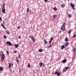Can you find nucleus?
Wrapping results in <instances>:
<instances>
[{"label":"nucleus","instance_id":"obj_3","mask_svg":"<svg viewBox=\"0 0 76 76\" xmlns=\"http://www.w3.org/2000/svg\"><path fill=\"white\" fill-rule=\"evenodd\" d=\"M6 44H7V45H8L9 46H12V43H11V42L9 41H7Z\"/></svg>","mask_w":76,"mask_h":76},{"label":"nucleus","instance_id":"obj_15","mask_svg":"<svg viewBox=\"0 0 76 76\" xmlns=\"http://www.w3.org/2000/svg\"><path fill=\"white\" fill-rule=\"evenodd\" d=\"M14 46L15 47V48H17L18 47V45H15Z\"/></svg>","mask_w":76,"mask_h":76},{"label":"nucleus","instance_id":"obj_11","mask_svg":"<svg viewBox=\"0 0 76 76\" xmlns=\"http://www.w3.org/2000/svg\"><path fill=\"white\" fill-rule=\"evenodd\" d=\"M0 53H1V54H2V55L1 56L3 57H5V56H4V55L3 53V52H0Z\"/></svg>","mask_w":76,"mask_h":76},{"label":"nucleus","instance_id":"obj_4","mask_svg":"<svg viewBox=\"0 0 76 76\" xmlns=\"http://www.w3.org/2000/svg\"><path fill=\"white\" fill-rule=\"evenodd\" d=\"M70 6L72 8V9L73 10H75V5L74 4H72V3L70 4Z\"/></svg>","mask_w":76,"mask_h":76},{"label":"nucleus","instance_id":"obj_16","mask_svg":"<svg viewBox=\"0 0 76 76\" xmlns=\"http://www.w3.org/2000/svg\"><path fill=\"white\" fill-rule=\"evenodd\" d=\"M16 60L17 61V63H19V60L18 59V57H16Z\"/></svg>","mask_w":76,"mask_h":76},{"label":"nucleus","instance_id":"obj_20","mask_svg":"<svg viewBox=\"0 0 76 76\" xmlns=\"http://www.w3.org/2000/svg\"><path fill=\"white\" fill-rule=\"evenodd\" d=\"M68 39H67V37H66L65 39V41L66 42H67L68 41Z\"/></svg>","mask_w":76,"mask_h":76},{"label":"nucleus","instance_id":"obj_22","mask_svg":"<svg viewBox=\"0 0 76 76\" xmlns=\"http://www.w3.org/2000/svg\"><path fill=\"white\" fill-rule=\"evenodd\" d=\"M6 32L7 34H10V32H9V31H6Z\"/></svg>","mask_w":76,"mask_h":76},{"label":"nucleus","instance_id":"obj_28","mask_svg":"<svg viewBox=\"0 0 76 76\" xmlns=\"http://www.w3.org/2000/svg\"><path fill=\"white\" fill-rule=\"evenodd\" d=\"M53 10H57V8H56V7H54L53 8Z\"/></svg>","mask_w":76,"mask_h":76},{"label":"nucleus","instance_id":"obj_8","mask_svg":"<svg viewBox=\"0 0 76 76\" xmlns=\"http://www.w3.org/2000/svg\"><path fill=\"white\" fill-rule=\"evenodd\" d=\"M39 65L40 67H42V66L43 67H44V64H43V63H41L40 62L39 63Z\"/></svg>","mask_w":76,"mask_h":76},{"label":"nucleus","instance_id":"obj_39","mask_svg":"<svg viewBox=\"0 0 76 76\" xmlns=\"http://www.w3.org/2000/svg\"><path fill=\"white\" fill-rule=\"evenodd\" d=\"M19 58H20V55H19Z\"/></svg>","mask_w":76,"mask_h":76},{"label":"nucleus","instance_id":"obj_41","mask_svg":"<svg viewBox=\"0 0 76 76\" xmlns=\"http://www.w3.org/2000/svg\"><path fill=\"white\" fill-rule=\"evenodd\" d=\"M14 53H17V52L16 51H14Z\"/></svg>","mask_w":76,"mask_h":76},{"label":"nucleus","instance_id":"obj_30","mask_svg":"<svg viewBox=\"0 0 76 76\" xmlns=\"http://www.w3.org/2000/svg\"><path fill=\"white\" fill-rule=\"evenodd\" d=\"M11 66V64L10 63L9 64V68H10Z\"/></svg>","mask_w":76,"mask_h":76},{"label":"nucleus","instance_id":"obj_1","mask_svg":"<svg viewBox=\"0 0 76 76\" xmlns=\"http://www.w3.org/2000/svg\"><path fill=\"white\" fill-rule=\"evenodd\" d=\"M65 23H64L63 25V26H61V29L62 31H65L66 30V28H65Z\"/></svg>","mask_w":76,"mask_h":76},{"label":"nucleus","instance_id":"obj_17","mask_svg":"<svg viewBox=\"0 0 76 76\" xmlns=\"http://www.w3.org/2000/svg\"><path fill=\"white\" fill-rule=\"evenodd\" d=\"M43 51L42 49H40L39 50V52H40V53L42 52Z\"/></svg>","mask_w":76,"mask_h":76},{"label":"nucleus","instance_id":"obj_29","mask_svg":"<svg viewBox=\"0 0 76 76\" xmlns=\"http://www.w3.org/2000/svg\"><path fill=\"white\" fill-rule=\"evenodd\" d=\"M27 12H29V9L28 8L27 9Z\"/></svg>","mask_w":76,"mask_h":76},{"label":"nucleus","instance_id":"obj_13","mask_svg":"<svg viewBox=\"0 0 76 76\" xmlns=\"http://www.w3.org/2000/svg\"><path fill=\"white\" fill-rule=\"evenodd\" d=\"M66 47H64V45H62L61 46V49H64V48H65Z\"/></svg>","mask_w":76,"mask_h":76},{"label":"nucleus","instance_id":"obj_6","mask_svg":"<svg viewBox=\"0 0 76 76\" xmlns=\"http://www.w3.org/2000/svg\"><path fill=\"white\" fill-rule=\"evenodd\" d=\"M29 37H31V39H32L33 42H35V40H34V36H29Z\"/></svg>","mask_w":76,"mask_h":76},{"label":"nucleus","instance_id":"obj_21","mask_svg":"<svg viewBox=\"0 0 76 76\" xmlns=\"http://www.w3.org/2000/svg\"><path fill=\"white\" fill-rule=\"evenodd\" d=\"M68 15L69 18H72V15H71V14H69Z\"/></svg>","mask_w":76,"mask_h":76},{"label":"nucleus","instance_id":"obj_44","mask_svg":"<svg viewBox=\"0 0 76 76\" xmlns=\"http://www.w3.org/2000/svg\"><path fill=\"white\" fill-rule=\"evenodd\" d=\"M61 31H60L59 32V33H61Z\"/></svg>","mask_w":76,"mask_h":76},{"label":"nucleus","instance_id":"obj_35","mask_svg":"<svg viewBox=\"0 0 76 76\" xmlns=\"http://www.w3.org/2000/svg\"><path fill=\"white\" fill-rule=\"evenodd\" d=\"M47 42L46 40H45V44H47Z\"/></svg>","mask_w":76,"mask_h":76},{"label":"nucleus","instance_id":"obj_47","mask_svg":"<svg viewBox=\"0 0 76 76\" xmlns=\"http://www.w3.org/2000/svg\"><path fill=\"white\" fill-rule=\"evenodd\" d=\"M68 0V1H69V0Z\"/></svg>","mask_w":76,"mask_h":76},{"label":"nucleus","instance_id":"obj_38","mask_svg":"<svg viewBox=\"0 0 76 76\" xmlns=\"http://www.w3.org/2000/svg\"><path fill=\"white\" fill-rule=\"evenodd\" d=\"M18 29H20V26H18Z\"/></svg>","mask_w":76,"mask_h":76},{"label":"nucleus","instance_id":"obj_32","mask_svg":"<svg viewBox=\"0 0 76 76\" xmlns=\"http://www.w3.org/2000/svg\"><path fill=\"white\" fill-rule=\"evenodd\" d=\"M53 37H51L50 40L51 41H53Z\"/></svg>","mask_w":76,"mask_h":76},{"label":"nucleus","instance_id":"obj_43","mask_svg":"<svg viewBox=\"0 0 76 76\" xmlns=\"http://www.w3.org/2000/svg\"><path fill=\"white\" fill-rule=\"evenodd\" d=\"M18 38H21V36H19Z\"/></svg>","mask_w":76,"mask_h":76},{"label":"nucleus","instance_id":"obj_24","mask_svg":"<svg viewBox=\"0 0 76 76\" xmlns=\"http://www.w3.org/2000/svg\"><path fill=\"white\" fill-rule=\"evenodd\" d=\"M1 59L2 60H4V57H2L1 58Z\"/></svg>","mask_w":76,"mask_h":76},{"label":"nucleus","instance_id":"obj_26","mask_svg":"<svg viewBox=\"0 0 76 76\" xmlns=\"http://www.w3.org/2000/svg\"><path fill=\"white\" fill-rule=\"evenodd\" d=\"M56 18V15H55L53 16V19H55Z\"/></svg>","mask_w":76,"mask_h":76},{"label":"nucleus","instance_id":"obj_23","mask_svg":"<svg viewBox=\"0 0 76 76\" xmlns=\"http://www.w3.org/2000/svg\"><path fill=\"white\" fill-rule=\"evenodd\" d=\"M5 4L4 3L3 5V7L2 8H5Z\"/></svg>","mask_w":76,"mask_h":76},{"label":"nucleus","instance_id":"obj_45","mask_svg":"<svg viewBox=\"0 0 76 76\" xmlns=\"http://www.w3.org/2000/svg\"><path fill=\"white\" fill-rule=\"evenodd\" d=\"M20 69H19V72H20Z\"/></svg>","mask_w":76,"mask_h":76},{"label":"nucleus","instance_id":"obj_10","mask_svg":"<svg viewBox=\"0 0 76 76\" xmlns=\"http://www.w3.org/2000/svg\"><path fill=\"white\" fill-rule=\"evenodd\" d=\"M65 4H63L61 5V7H62V8H64L65 7Z\"/></svg>","mask_w":76,"mask_h":76},{"label":"nucleus","instance_id":"obj_42","mask_svg":"<svg viewBox=\"0 0 76 76\" xmlns=\"http://www.w3.org/2000/svg\"><path fill=\"white\" fill-rule=\"evenodd\" d=\"M51 41L50 40L49 42V43H50V44H51Z\"/></svg>","mask_w":76,"mask_h":76},{"label":"nucleus","instance_id":"obj_40","mask_svg":"<svg viewBox=\"0 0 76 76\" xmlns=\"http://www.w3.org/2000/svg\"><path fill=\"white\" fill-rule=\"evenodd\" d=\"M45 2H47L48 1V0H44Z\"/></svg>","mask_w":76,"mask_h":76},{"label":"nucleus","instance_id":"obj_27","mask_svg":"<svg viewBox=\"0 0 76 76\" xmlns=\"http://www.w3.org/2000/svg\"><path fill=\"white\" fill-rule=\"evenodd\" d=\"M76 37V35L75 34H74L73 36L72 37V38H74L75 37Z\"/></svg>","mask_w":76,"mask_h":76},{"label":"nucleus","instance_id":"obj_48","mask_svg":"<svg viewBox=\"0 0 76 76\" xmlns=\"http://www.w3.org/2000/svg\"><path fill=\"white\" fill-rule=\"evenodd\" d=\"M10 70H12V69H10Z\"/></svg>","mask_w":76,"mask_h":76},{"label":"nucleus","instance_id":"obj_37","mask_svg":"<svg viewBox=\"0 0 76 76\" xmlns=\"http://www.w3.org/2000/svg\"><path fill=\"white\" fill-rule=\"evenodd\" d=\"M0 21H2V19L1 17H0Z\"/></svg>","mask_w":76,"mask_h":76},{"label":"nucleus","instance_id":"obj_7","mask_svg":"<svg viewBox=\"0 0 76 76\" xmlns=\"http://www.w3.org/2000/svg\"><path fill=\"white\" fill-rule=\"evenodd\" d=\"M6 10H5V8H2V13H5Z\"/></svg>","mask_w":76,"mask_h":76},{"label":"nucleus","instance_id":"obj_9","mask_svg":"<svg viewBox=\"0 0 76 76\" xmlns=\"http://www.w3.org/2000/svg\"><path fill=\"white\" fill-rule=\"evenodd\" d=\"M67 60V59H65V60H63L62 61V62L63 63H66V61Z\"/></svg>","mask_w":76,"mask_h":76},{"label":"nucleus","instance_id":"obj_34","mask_svg":"<svg viewBox=\"0 0 76 76\" xmlns=\"http://www.w3.org/2000/svg\"><path fill=\"white\" fill-rule=\"evenodd\" d=\"M4 38H6V36L4 35Z\"/></svg>","mask_w":76,"mask_h":76},{"label":"nucleus","instance_id":"obj_33","mask_svg":"<svg viewBox=\"0 0 76 76\" xmlns=\"http://www.w3.org/2000/svg\"><path fill=\"white\" fill-rule=\"evenodd\" d=\"M73 51L74 52L76 51V49H73Z\"/></svg>","mask_w":76,"mask_h":76},{"label":"nucleus","instance_id":"obj_12","mask_svg":"<svg viewBox=\"0 0 76 76\" xmlns=\"http://www.w3.org/2000/svg\"><path fill=\"white\" fill-rule=\"evenodd\" d=\"M68 45H69V43L68 42L65 43V47H67V46H68Z\"/></svg>","mask_w":76,"mask_h":76},{"label":"nucleus","instance_id":"obj_36","mask_svg":"<svg viewBox=\"0 0 76 76\" xmlns=\"http://www.w3.org/2000/svg\"><path fill=\"white\" fill-rule=\"evenodd\" d=\"M7 54L8 55H9V52H8V51H7Z\"/></svg>","mask_w":76,"mask_h":76},{"label":"nucleus","instance_id":"obj_25","mask_svg":"<svg viewBox=\"0 0 76 76\" xmlns=\"http://www.w3.org/2000/svg\"><path fill=\"white\" fill-rule=\"evenodd\" d=\"M28 68H30V66H31V65H30V64H28Z\"/></svg>","mask_w":76,"mask_h":76},{"label":"nucleus","instance_id":"obj_14","mask_svg":"<svg viewBox=\"0 0 76 76\" xmlns=\"http://www.w3.org/2000/svg\"><path fill=\"white\" fill-rule=\"evenodd\" d=\"M0 71H3V68L2 67L0 66Z\"/></svg>","mask_w":76,"mask_h":76},{"label":"nucleus","instance_id":"obj_31","mask_svg":"<svg viewBox=\"0 0 76 76\" xmlns=\"http://www.w3.org/2000/svg\"><path fill=\"white\" fill-rule=\"evenodd\" d=\"M71 32H72V31H71V30H69L68 32L69 34H71Z\"/></svg>","mask_w":76,"mask_h":76},{"label":"nucleus","instance_id":"obj_18","mask_svg":"<svg viewBox=\"0 0 76 76\" xmlns=\"http://www.w3.org/2000/svg\"><path fill=\"white\" fill-rule=\"evenodd\" d=\"M1 26H2V27H3V28H4V29H6V27H5V26H4L3 24H1Z\"/></svg>","mask_w":76,"mask_h":76},{"label":"nucleus","instance_id":"obj_5","mask_svg":"<svg viewBox=\"0 0 76 76\" xmlns=\"http://www.w3.org/2000/svg\"><path fill=\"white\" fill-rule=\"evenodd\" d=\"M55 74L57 75V76H60L61 73L60 72H55Z\"/></svg>","mask_w":76,"mask_h":76},{"label":"nucleus","instance_id":"obj_2","mask_svg":"<svg viewBox=\"0 0 76 76\" xmlns=\"http://www.w3.org/2000/svg\"><path fill=\"white\" fill-rule=\"evenodd\" d=\"M69 69V67H64L63 69V72H66V70H68Z\"/></svg>","mask_w":76,"mask_h":76},{"label":"nucleus","instance_id":"obj_46","mask_svg":"<svg viewBox=\"0 0 76 76\" xmlns=\"http://www.w3.org/2000/svg\"><path fill=\"white\" fill-rule=\"evenodd\" d=\"M0 56H1V54H0Z\"/></svg>","mask_w":76,"mask_h":76},{"label":"nucleus","instance_id":"obj_19","mask_svg":"<svg viewBox=\"0 0 76 76\" xmlns=\"http://www.w3.org/2000/svg\"><path fill=\"white\" fill-rule=\"evenodd\" d=\"M51 47V44H50V45L47 48L48 49H50V48Z\"/></svg>","mask_w":76,"mask_h":76}]
</instances>
